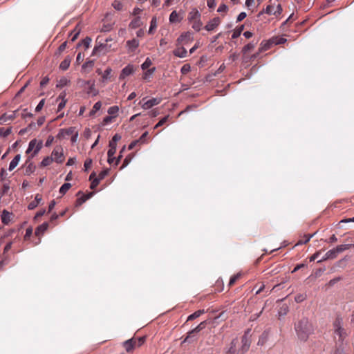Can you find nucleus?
<instances>
[{"label": "nucleus", "instance_id": "nucleus-1", "mask_svg": "<svg viewBox=\"0 0 354 354\" xmlns=\"http://www.w3.org/2000/svg\"><path fill=\"white\" fill-rule=\"evenodd\" d=\"M295 330L299 339L306 342L314 333V326L307 317H302L295 323Z\"/></svg>", "mask_w": 354, "mask_h": 354}, {"label": "nucleus", "instance_id": "nucleus-2", "mask_svg": "<svg viewBox=\"0 0 354 354\" xmlns=\"http://www.w3.org/2000/svg\"><path fill=\"white\" fill-rule=\"evenodd\" d=\"M145 342V337H133L123 342V346L127 353L132 352L136 348L141 346Z\"/></svg>", "mask_w": 354, "mask_h": 354}, {"label": "nucleus", "instance_id": "nucleus-3", "mask_svg": "<svg viewBox=\"0 0 354 354\" xmlns=\"http://www.w3.org/2000/svg\"><path fill=\"white\" fill-rule=\"evenodd\" d=\"M50 157L53 162L58 164L62 163L65 160L63 148L61 146H56L53 149Z\"/></svg>", "mask_w": 354, "mask_h": 354}, {"label": "nucleus", "instance_id": "nucleus-4", "mask_svg": "<svg viewBox=\"0 0 354 354\" xmlns=\"http://www.w3.org/2000/svg\"><path fill=\"white\" fill-rule=\"evenodd\" d=\"M42 147V141L40 140L37 142L36 139H33L30 141L28 144V147L26 150V153H29L30 151H33L32 154L31 155V158H33L35 156H36L38 152L40 151V149Z\"/></svg>", "mask_w": 354, "mask_h": 354}, {"label": "nucleus", "instance_id": "nucleus-5", "mask_svg": "<svg viewBox=\"0 0 354 354\" xmlns=\"http://www.w3.org/2000/svg\"><path fill=\"white\" fill-rule=\"evenodd\" d=\"M135 71V68L131 64H128L127 66H125L121 71L119 79L120 80H124L127 77L129 76L130 75L133 74Z\"/></svg>", "mask_w": 354, "mask_h": 354}, {"label": "nucleus", "instance_id": "nucleus-6", "mask_svg": "<svg viewBox=\"0 0 354 354\" xmlns=\"http://www.w3.org/2000/svg\"><path fill=\"white\" fill-rule=\"evenodd\" d=\"M75 127H69L68 129H61L57 135V138L62 140L66 138V136H71L75 133Z\"/></svg>", "mask_w": 354, "mask_h": 354}, {"label": "nucleus", "instance_id": "nucleus-7", "mask_svg": "<svg viewBox=\"0 0 354 354\" xmlns=\"http://www.w3.org/2000/svg\"><path fill=\"white\" fill-rule=\"evenodd\" d=\"M108 51L107 50V44H101L100 45H97L94 47L92 55H97L100 56L101 55L105 54Z\"/></svg>", "mask_w": 354, "mask_h": 354}, {"label": "nucleus", "instance_id": "nucleus-8", "mask_svg": "<svg viewBox=\"0 0 354 354\" xmlns=\"http://www.w3.org/2000/svg\"><path fill=\"white\" fill-rule=\"evenodd\" d=\"M221 24V19L218 17H214L211 19L205 26V29L207 31L214 30Z\"/></svg>", "mask_w": 354, "mask_h": 354}, {"label": "nucleus", "instance_id": "nucleus-9", "mask_svg": "<svg viewBox=\"0 0 354 354\" xmlns=\"http://www.w3.org/2000/svg\"><path fill=\"white\" fill-rule=\"evenodd\" d=\"M161 98L153 97L151 98L142 104V108L144 109H149L155 105H158L160 103Z\"/></svg>", "mask_w": 354, "mask_h": 354}, {"label": "nucleus", "instance_id": "nucleus-10", "mask_svg": "<svg viewBox=\"0 0 354 354\" xmlns=\"http://www.w3.org/2000/svg\"><path fill=\"white\" fill-rule=\"evenodd\" d=\"M17 111H12L10 113H5L0 117V124L5 123L9 120H13L16 118V113Z\"/></svg>", "mask_w": 354, "mask_h": 354}, {"label": "nucleus", "instance_id": "nucleus-11", "mask_svg": "<svg viewBox=\"0 0 354 354\" xmlns=\"http://www.w3.org/2000/svg\"><path fill=\"white\" fill-rule=\"evenodd\" d=\"M238 344V339L236 338L232 339L230 343L229 348L226 351V354H241V351L237 350L236 346Z\"/></svg>", "mask_w": 354, "mask_h": 354}, {"label": "nucleus", "instance_id": "nucleus-12", "mask_svg": "<svg viewBox=\"0 0 354 354\" xmlns=\"http://www.w3.org/2000/svg\"><path fill=\"white\" fill-rule=\"evenodd\" d=\"M198 337V333L193 329L187 333V335L183 340V342L192 343L197 340Z\"/></svg>", "mask_w": 354, "mask_h": 354}, {"label": "nucleus", "instance_id": "nucleus-13", "mask_svg": "<svg viewBox=\"0 0 354 354\" xmlns=\"http://www.w3.org/2000/svg\"><path fill=\"white\" fill-rule=\"evenodd\" d=\"M241 342L242 346L240 349L241 354H244L249 349L250 346V342L245 334L242 337Z\"/></svg>", "mask_w": 354, "mask_h": 354}, {"label": "nucleus", "instance_id": "nucleus-14", "mask_svg": "<svg viewBox=\"0 0 354 354\" xmlns=\"http://www.w3.org/2000/svg\"><path fill=\"white\" fill-rule=\"evenodd\" d=\"M201 15L196 8H193L188 14L187 19L189 22H192L194 20L201 19Z\"/></svg>", "mask_w": 354, "mask_h": 354}, {"label": "nucleus", "instance_id": "nucleus-15", "mask_svg": "<svg viewBox=\"0 0 354 354\" xmlns=\"http://www.w3.org/2000/svg\"><path fill=\"white\" fill-rule=\"evenodd\" d=\"M139 46V41L136 39L128 40L126 43V46L128 48L129 52H133Z\"/></svg>", "mask_w": 354, "mask_h": 354}, {"label": "nucleus", "instance_id": "nucleus-16", "mask_svg": "<svg viewBox=\"0 0 354 354\" xmlns=\"http://www.w3.org/2000/svg\"><path fill=\"white\" fill-rule=\"evenodd\" d=\"M344 319L343 317L339 313L336 314V317L335 320L333 322V330L337 328H339L343 326Z\"/></svg>", "mask_w": 354, "mask_h": 354}, {"label": "nucleus", "instance_id": "nucleus-17", "mask_svg": "<svg viewBox=\"0 0 354 354\" xmlns=\"http://www.w3.org/2000/svg\"><path fill=\"white\" fill-rule=\"evenodd\" d=\"M191 40V33L186 32L183 33L177 39L178 44H183Z\"/></svg>", "mask_w": 354, "mask_h": 354}, {"label": "nucleus", "instance_id": "nucleus-18", "mask_svg": "<svg viewBox=\"0 0 354 354\" xmlns=\"http://www.w3.org/2000/svg\"><path fill=\"white\" fill-rule=\"evenodd\" d=\"M48 227V223L46 222L39 225L35 230V235L37 236L42 235L47 230Z\"/></svg>", "mask_w": 354, "mask_h": 354}, {"label": "nucleus", "instance_id": "nucleus-19", "mask_svg": "<svg viewBox=\"0 0 354 354\" xmlns=\"http://www.w3.org/2000/svg\"><path fill=\"white\" fill-rule=\"evenodd\" d=\"M65 97H66V93L64 92L60 93V95L58 96L57 101L61 100V102L58 104L57 111H60L62 109H63L65 107L66 103L67 101L65 99Z\"/></svg>", "mask_w": 354, "mask_h": 354}, {"label": "nucleus", "instance_id": "nucleus-20", "mask_svg": "<svg viewBox=\"0 0 354 354\" xmlns=\"http://www.w3.org/2000/svg\"><path fill=\"white\" fill-rule=\"evenodd\" d=\"M35 165L32 162L27 160L26 162L25 175L29 176L35 171Z\"/></svg>", "mask_w": 354, "mask_h": 354}, {"label": "nucleus", "instance_id": "nucleus-21", "mask_svg": "<svg viewBox=\"0 0 354 354\" xmlns=\"http://www.w3.org/2000/svg\"><path fill=\"white\" fill-rule=\"evenodd\" d=\"M12 214L4 209L1 214V221L3 223L8 225L10 221Z\"/></svg>", "mask_w": 354, "mask_h": 354}, {"label": "nucleus", "instance_id": "nucleus-22", "mask_svg": "<svg viewBox=\"0 0 354 354\" xmlns=\"http://www.w3.org/2000/svg\"><path fill=\"white\" fill-rule=\"evenodd\" d=\"M334 333L339 337V340L342 341H343L347 336L346 332L343 326L334 330Z\"/></svg>", "mask_w": 354, "mask_h": 354}, {"label": "nucleus", "instance_id": "nucleus-23", "mask_svg": "<svg viewBox=\"0 0 354 354\" xmlns=\"http://www.w3.org/2000/svg\"><path fill=\"white\" fill-rule=\"evenodd\" d=\"M187 50L183 47H180L174 50V55L178 57H185L187 56Z\"/></svg>", "mask_w": 354, "mask_h": 354}, {"label": "nucleus", "instance_id": "nucleus-24", "mask_svg": "<svg viewBox=\"0 0 354 354\" xmlns=\"http://www.w3.org/2000/svg\"><path fill=\"white\" fill-rule=\"evenodd\" d=\"M20 160H21V155L20 154L16 155L10 163L9 170L12 171L17 166Z\"/></svg>", "mask_w": 354, "mask_h": 354}, {"label": "nucleus", "instance_id": "nucleus-25", "mask_svg": "<svg viewBox=\"0 0 354 354\" xmlns=\"http://www.w3.org/2000/svg\"><path fill=\"white\" fill-rule=\"evenodd\" d=\"M351 248H354V244H344V245H337L335 249V252H337V254L341 253L346 250H348Z\"/></svg>", "mask_w": 354, "mask_h": 354}, {"label": "nucleus", "instance_id": "nucleus-26", "mask_svg": "<svg viewBox=\"0 0 354 354\" xmlns=\"http://www.w3.org/2000/svg\"><path fill=\"white\" fill-rule=\"evenodd\" d=\"M317 232H315L314 234H305L301 239H300L297 243L296 244V245H303V244H306L310 240V239L316 234Z\"/></svg>", "mask_w": 354, "mask_h": 354}, {"label": "nucleus", "instance_id": "nucleus-27", "mask_svg": "<svg viewBox=\"0 0 354 354\" xmlns=\"http://www.w3.org/2000/svg\"><path fill=\"white\" fill-rule=\"evenodd\" d=\"M71 64V59L69 57H66L61 63L59 65V68L66 71L68 68Z\"/></svg>", "mask_w": 354, "mask_h": 354}, {"label": "nucleus", "instance_id": "nucleus-28", "mask_svg": "<svg viewBox=\"0 0 354 354\" xmlns=\"http://www.w3.org/2000/svg\"><path fill=\"white\" fill-rule=\"evenodd\" d=\"M77 196H78V198L76 201V206H80L87 201L84 196V194L82 191H79L77 193Z\"/></svg>", "mask_w": 354, "mask_h": 354}, {"label": "nucleus", "instance_id": "nucleus-29", "mask_svg": "<svg viewBox=\"0 0 354 354\" xmlns=\"http://www.w3.org/2000/svg\"><path fill=\"white\" fill-rule=\"evenodd\" d=\"M142 24L140 17H138L133 19L130 24L129 27L131 28H137L140 27Z\"/></svg>", "mask_w": 354, "mask_h": 354}, {"label": "nucleus", "instance_id": "nucleus-30", "mask_svg": "<svg viewBox=\"0 0 354 354\" xmlns=\"http://www.w3.org/2000/svg\"><path fill=\"white\" fill-rule=\"evenodd\" d=\"M192 24V28L194 29L196 31L201 30L203 23L201 21V19L194 20L192 22H190Z\"/></svg>", "mask_w": 354, "mask_h": 354}, {"label": "nucleus", "instance_id": "nucleus-31", "mask_svg": "<svg viewBox=\"0 0 354 354\" xmlns=\"http://www.w3.org/2000/svg\"><path fill=\"white\" fill-rule=\"evenodd\" d=\"M203 313H205V310H198L194 312V313H192V315H190L187 317V321L194 320V319L199 317Z\"/></svg>", "mask_w": 354, "mask_h": 354}, {"label": "nucleus", "instance_id": "nucleus-32", "mask_svg": "<svg viewBox=\"0 0 354 354\" xmlns=\"http://www.w3.org/2000/svg\"><path fill=\"white\" fill-rule=\"evenodd\" d=\"M241 274L240 272L233 275L230 278V281L228 283L229 288L234 286L235 284V283L241 278Z\"/></svg>", "mask_w": 354, "mask_h": 354}, {"label": "nucleus", "instance_id": "nucleus-33", "mask_svg": "<svg viewBox=\"0 0 354 354\" xmlns=\"http://www.w3.org/2000/svg\"><path fill=\"white\" fill-rule=\"evenodd\" d=\"M102 102L100 101L97 102L93 106L89 114L91 116L94 115L95 113L101 109Z\"/></svg>", "mask_w": 354, "mask_h": 354}, {"label": "nucleus", "instance_id": "nucleus-34", "mask_svg": "<svg viewBox=\"0 0 354 354\" xmlns=\"http://www.w3.org/2000/svg\"><path fill=\"white\" fill-rule=\"evenodd\" d=\"M243 29L244 25H241L239 27L236 28L232 35V39L238 38L241 35Z\"/></svg>", "mask_w": 354, "mask_h": 354}, {"label": "nucleus", "instance_id": "nucleus-35", "mask_svg": "<svg viewBox=\"0 0 354 354\" xmlns=\"http://www.w3.org/2000/svg\"><path fill=\"white\" fill-rule=\"evenodd\" d=\"M119 111V108L118 106H113L109 108L108 109V113L113 116V118L116 117L118 115V113Z\"/></svg>", "mask_w": 354, "mask_h": 354}, {"label": "nucleus", "instance_id": "nucleus-36", "mask_svg": "<svg viewBox=\"0 0 354 354\" xmlns=\"http://www.w3.org/2000/svg\"><path fill=\"white\" fill-rule=\"evenodd\" d=\"M71 184L69 183H66L64 185H62V187L59 189V193L62 195H64L67 191L71 187Z\"/></svg>", "mask_w": 354, "mask_h": 354}, {"label": "nucleus", "instance_id": "nucleus-37", "mask_svg": "<svg viewBox=\"0 0 354 354\" xmlns=\"http://www.w3.org/2000/svg\"><path fill=\"white\" fill-rule=\"evenodd\" d=\"M112 72V69L110 67H108L105 71L104 74L102 76V82H105L107 80L110 79L111 74Z\"/></svg>", "mask_w": 354, "mask_h": 354}, {"label": "nucleus", "instance_id": "nucleus-38", "mask_svg": "<svg viewBox=\"0 0 354 354\" xmlns=\"http://www.w3.org/2000/svg\"><path fill=\"white\" fill-rule=\"evenodd\" d=\"M112 6L115 10L118 11H120L123 8V4L119 0H114L112 3Z\"/></svg>", "mask_w": 354, "mask_h": 354}, {"label": "nucleus", "instance_id": "nucleus-39", "mask_svg": "<svg viewBox=\"0 0 354 354\" xmlns=\"http://www.w3.org/2000/svg\"><path fill=\"white\" fill-rule=\"evenodd\" d=\"M12 132V127L9 128H0V136L6 137L10 135Z\"/></svg>", "mask_w": 354, "mask_h": 354}, {"label": "nucleus", "instance_id": "nucleus-40", "mask_svg": "<svg viewBox=\"0 0 354 354\" xmlns=\"http://www.w3.org/2000/svg\"><path fill=\"white\" fill-rule=\"evenodd\" d=\"M80 32V29L77 28V27H75L74 30L71 32L70 35L72 36L71 37V41H75Z\"/></svg>", "mask_w": 354, "mask_h": 354}, {"label": "nucleus", "instance_id": "nucleus-41", "mask_svg": "<svg viewBox=\"0 0 354 354\" xmlns=\"http://www.w3.org/2000/svg\"><path fill=\"white\" fill-rule=\"evenodd\" d=\"M169 21L171 23L179 21V16L176 11H173L169 15Z\"/></svg>", "mask_w": 354, "mask_h": 354}, {"label": "nucleus", "instance_id": "nucleus-42", "mask_svg": "<svg viewBox=\"0 0 354 354\" xmlns=\"http://www.w3.org/2000/svg\"><path fill=\"white\" fill-rule=\"evenodd\" d=\"M271 41L274 45L282 44L286 41V39L283 37H273L271 39Z\"/></svg>", "mask_w": 354, "mask_h": 354}, {"label": "nucleus", "instance_id": "nucleus-43", "mask_svg": "<svg viewBox=\"0 0 354 354\" xmlns=\"http://www.w3.org/2000/svg\"><path fill=\"white\" fill-rule=\"evenodd\" d=\"M254 47H255V44L250 42V43L248 44L247 45H245V46L243 48V49H242V52H243L244 54H245V53H247L248 52H249V51H250V50H253V49L254 48Z\"/></svg>", "mask_w": 354, "mask_h": 354}, {"label": "nucleus", "instance_id": "nucleus-44", "mask_svg": "<svg viewBox=\"0 0 354 354\" xmlns=\"http://www.w3.org/2000/svg\"><path fill=\"white\" fill-rule=\"evenodd\" d=\"M53 159L50 156H47L44 158L41 162V167H46L50 165L53 162Z\"/></svg>", "mask_w": 354, "mask_h": 354}, {"label": "nucleus", "instance_id": "nucleus-45", "mask_svg": "<svg viewBox=\"0 0 354 354\" xmlns=\"http://www.w3.org/2000/svg\"><path fill=\"white\" fill-rule=\"evenodd\" d=\"M91 42V39L88 37H86L85 39L82 40L81 43H78L77 46H80L82 44L86 48H88L90 46V44Z\"/></svg>", "mask_w": 354, "mask_h": 354}, {"label": "nucleus", "instance_id": "nucleus-46", "mask_svg": "<svg viewBox=\"0 0 354 354\" xmlns=\"http://www.w3.org/2000/svg\"><path fill=\"white\" fill-rule=\"evenodd\" d=\"M337 252H335V249L333 248L332 250H328L326 252V258H330V259H334L337 257Z\"/></svg>", "mask_w": 354, "mask_h": 354}, {"label": "nucleus", "instance_id": "nucleus-47", "mask_svg": "<svg viewBox=\"0 0 354 354\" xmlns=\"http://www.w3.org/2000/svg\"><path fill=\"white\" fill-rule=\"evenodd\" d=\"M266 12L268 15H276L275 8L273 5H268L266 8Z\"/></svg>", "mask_w": 354, "mask_h": 354}, {"label": "nucleus", "instance_id": "nucleus-48", "mask_svg": "<svg viewBox=\"0 0 354 354\" xmlns=\"http://www.w3.org/2000/svg\"><path fill=\"white\" fill-rule=\"evenodd\" d=\"M10 189V186L8 184H3L1 189L0 190V196L3 197L5 194H6Z\"/></svg>", "mask_w": 354, "mask_h": 354}, {"label": "nucleus", "instance_id": "nucleus-49", "mask_svg": "<svg viewBox=\"0 0 354 354\" xmlns=\"http://www.w3.org/2000/svg\"><path fill=\"white\" fill-rule=\"evenodd\" d=\"M152 64L151 60L147 57L144 63L141 65V68L142 70H146L151 66Z\"/></svg>", "mask_w": 354, "mask_h": 354}, {"label": "nucleus", "instance_id": "nucleus-50", "mask_svg": "<svg viewBox=\"0 0 354 354\" xmlns=\"http://www.w3.org/2000/svg\"><path fill=\"white\" fill-rule=\"evenodd\" d=\"M288 311V307L286 305H283L279 310V315L284 316L287 314Z\"/></svg>", "mask_w": 354, "mask_h": 354}, {"label": "nucleus", "instance_id": "nucleus-51", "mask_svg": "<svg viewBox=\"0 0 354 354\" xmlns=\"http://www.w3.org/2000/svg\"><path fill=\"white\" fill-rule=\"evenodd\" d=\"M169 115H166L165 116L164 118H162L156 124V126L154 127L155 129H157L161 126H162L164 124H165L167 122V121L168 120V118H169Z\"/></svg>", "mask_w": 354, "mask_h": 354}, {"label": "nucleus", "instance_id": "nucleus-52", "mask_svg": "<svg viewBox=\"0 0 354 354\" xmlns=\"http://www.w3.org/2000/svg\"><path fill=\"white\" fill-rule=\"evenodd\" d=\"M207 325V322L206 321H203L202 322H201L194 329V330H196L198 333H199V332L203 330V328H205Z\"/></svg>", "mask_w": 354, "mask_h": 354}, {"label": "nucleus", "instance_id": "nucleus-53", "mask_svg": "<svg viewBox=\"0 0 354 354\" xmlns=\"http://www.w3.org/2000/svg\"><path fill=\"white\" fill-rule=\"evenodd\" d=\"M88 93H91L93 95H95L97 93V91H96V89L95 88V82L94 81H93L91 83V86L88 88Z\"/></svg>", "mask_w": 354, "mask_h": 354}, {"label": "nucleus", "instance_id": "nucleus-54", "mask_svg": "<svg viewBox=\"0 0 354 354\" xmlns=\"http://www.w3.org/2000/svg\"><path fill=\"white\" fill-rule=\"evenodd\" d=\"M109 173V169H106L102 171L99 175L97 178L100 179V180L104 179Z\"/></svg>", "mask_w": 354, "mask_h": 354}, {"label": "nucleus", "instance_id": "nucleus-55", "mask_svg": "<svg viewBox=\"0 0 354 354\" xmlns=\"http://www.w3.org/2000/svg\"><path fill=\"white\" fill-rule=\"evenodd\" d=\"M156 26H157L156 19L155 17H153L151 19V24H150V28H149V33L151 34L153 32V30L154 28H156Z\"/></svg>", "mask_w": 354, "mask_h": 354}, {"label": "nucleus", "instance_id": "nucleus-56", "mask_svg": "<svg viewBox=\"0 0 354 354\" xmlns=\"http://www.w3.org/2000/svg\"><path fill=\"white\" fill-rule=\"evenodd\" d=\"M148 136V132L145 131L142 133V135L140 137L138 140H137L139 142V144H144L147 142V137Z\"/></svg>", "mask_w": 354, "mask_h": 354}, {"label": "nucleus", "instance_id": "nucleus-57", "mask_svg": "<svg viewBox=\"0 0 354 354\" xmlns=\"http://www.w3.org/2000/svg\"><path fill=\"white\" fill-rule=\"evenodd\" d=\"M306 298V295H304V294H299V295H297L295 298V300L296 302L297 303H300L301 301H303L304 300H305Z\"/></svg>", "mask_w": 354, "mask_h": 354}, {"label": "nucleus", "instance_id": "nucleus-58", "mask_svg": "<svg viewBox=\"0 0 354 354\" xmlns=\"http://www.w3.org/2000/svg\"><path fill=\"white\" fill-rule=\"evenodd\" d=\"M92 159L91 158H88L85 160L84 162V170L85 171H88V169L91 167L92 165Z\"/></svg>", "mask_w": 354, "mask_h": 354}, {"label": "nucleus", "instance_id": "nucleus-59", "mask_svg": "<svg viewBox=\"0 0 354 354\" xmlns=\"http://www.w3.org/2000/svg\"><path fill=\"white\" fill-rule=\"evenodd\" d=\"M93 64V61H88L82 65V69L86 71L87 68H92Z\"/></svg>", "mask_w": 354, "mask_h": 354}, {"label": "nucleus", "instance_id": "nucleus-60", "mask_svg": "<svg viewBox=\"0 0 354 354\" xmlns=\"http://www.w3.org/2000/svg\"><path fill=\"white\" fill-rule=\"evenodd\" d=\"M100 181V179L95 178L91 183L90 188L94 189L99 185Z\"/></svg>", "mask_w": 354, "mask_h": 354}, {"label": "nucleus", "instance_id": "nucleus-61", "mask_svg": "<svg viewBox=\"0 0 354 354\" xmlns=\"http://www.w3.org/2000/svg\"><path fill=\"white\" fill-rule=\"evenodd\" d=\"M44 103H45V100L44 99H42L39 102V104H37V106H36L35 108V111L36 112H39L40 111L42 108L44 107Z\"/></svg>", "mask_w": 354, "mask_h": 354}, {"label": "nucleus", "instance_id": "nucleus-62", "mask_svg": "<svg viewBox=\"0 0 354 354\" xmlns=\"http://www.w3.org/2000/svg\"><path fill=\"white\" fill-rule=\"evenodd\" d=\"M113 117V116H106L102 121V125H106L112 122Z\"/></svg>", "mask_w": 354, "mask_h": 354}, {"label": "nucleus", "instance_id": "nucleus-63", "mask_svg": "<svg viewBox=\"0 0 354 354\" xmlns=\"http://www.w3.org/2000/svg\"><path fill=\"white\" fill-rule=\"evenodd\" d=\"M156 70V68L153 67L152 68H150V69H148L144 74V79H147V77L150 76L151 75H152L153 73V72L155 71Z\"/></svg>", "mask_w": 354, "mask_h": 354}, {"label": "nucleus", "instance_id": "nucleus-64", "mask_svg": "<svg viewBox=\"0 0 354 354\" xmlns=\"http://www.w3.org/2000/svg\"><path fill=\"white\" fill-rule=\"evenodd\" d=\"M272 42L271 41V39L266 42V44L261 47V48L263 50H266L270 48L272 45H273Z\"/></svg>", "mask_w": 354, "mask_h": 354}]
</instances>
